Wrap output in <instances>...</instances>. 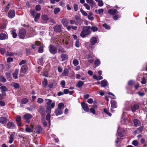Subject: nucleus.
<instances>
[{
	"mask_svg": "<svg viewBox=\"0 0 147 147\" xmlns=\"http://www.w3.org/2000/svg\"><path fill=\"white\" fill-rule=\"evenodd\" d=\"M91 32L90 30H88L87 29H85L83 28V30L82 31L80 35L83 38H85L87 35H90Z\"/></svg>",
	"mask_w": 147,
	"mask_h": 147,
	"instance_id": "1",
	"label": "nucleus"
},
{
	"mask_svg": "<svg viewBox=\"0 0 147 147\" xmlns=\"http://www.w3.org/2000/svg\"><path fill=\"white\" fill-rule=\"evenodd\" d=\"M49 51L51 53L55 54L57 53V48L55 46L51 45L49 46Z\"/></svg>",
	"mask_w": 147,
	"mask_h": 147,
	"instance_id": "2",
	"label": "nucleus"
},
{
	"mask_svg": "<svg viewBox=\"0 0 147 147\" xmlns=\"http://www.w3.org/2000/svg\"><path fill=\"white\" fill-rule=\"evenodd\" d=\"M26 36V31L24 29H22L20 30L18 36L19 38L24 39Z\"/></svg>",
	"mask_w": 147,
	"mask_h": 147,
	"instance_id": "3",
	"label": "nucleus"
},
{
	"mask_svg": "<svg viewBox=\"0 0 147 147\" xmlns=\"http://www.w3.org/2000/svg\"><path fill=\"white\" fill-rule=\"evenodd\" d=\"M38 111L40 113L42 117H44L45 115V109L42 106H39L38 107Z\"/></svg>",
	"mask_w": 147,
	"mask_h": 147,
	"instance_id": "4",
	"label": "nucleus"
},
{
	"mask_svg": "<svg viewBox=\"0 0 147 147\" xmlns=\"http://www.w3.org/2000/svg\"><path fill=\"white\" fill-rule=\"evenodd\" d=\"M24 117L26 120V121L27 123H29L30 122V120L32 117V116L30 114L28 113L24 115Z\"/></svg>",
	"mask_w": 147,
	"mask_h": 147,
	"instance_id": "5",
	"label": "nucleus"
},
{
	"mask_svg": "<svg viewBox=\"0 0 147 147\" xmlns=\"http://www.w3.org/2000/svg\"><path fill=\"white\" fill-rule=\"evenodd\" d=\"M62 26L61 25H55L54 27V31L57 32H59L61 31V28Z\"/></svg>",
	"mask_w": 147,
	"mask_h": 147,
	"instance_id": "6",
	"label": "nucleus"
},
{
	"mask_svg": "<svg viewBox=\"0 0 147 147\" xmlns=\"http://www.w3.org/2000/svg\"><path fill=\"white\" fill-rule=\"evenodd\" d=\"M15 13L14 10H10L8 13V16L9 18L12 19L15 17Z\"/></svg>",
	"mask_w": 147,
	"mask_h": 147,
	"instance_id": "7",
	"label": "nucleus"
},
{
	"mask_svg": "<svg viewBox=\"0 0 147 147\" xmlns=\"http://www.w3.org/2000/svg\"><path fill=\"white\" fill-rule=\"evenodd\" d=\"M28 101L29 99L28 98H23L20 101V106L21 107H24V105L26 104Z\"/></svg>",
	"mask_w": 147,
	"mask_h": 147,
	"instance_id": "8",
	"label": "nucleus"
},
{
	"mask_svg": "<svg viewBox=\"0 0 147 147\" xmlns=\"http://www.w3.org/2000/svg\"><path fill=\"white\" fill-rule=\"evenodd\" d=\"M108 13L111 15H115L118 13L116 9H109L108 11Z\"/></svg>",
	"mask_w": 147,
	"mask_h": 147,
	"instance_id": "9",
	"label": "nucleus"
},
{
	"mask_svg": "<svg viewBox=\"0 0 147 147\" xmlns=\"http://www.w3.org/2000/svg\"><path fill=\"white\" fill-rule=\"evenodd\" d=\"M34 127V125L32 124H31L30 127L28 125L26 126L25 130L28 132L30 133L33 131V129Z\"/></svg>",
	"mask_w": 147,
	"mask_h": 147,
	"instance_id": "10",
	"label": "nucleus"
},
{
	"mask_svg": "<svg viewBox=\"0 0 147 147\" xmlns=\"http://www.w3.org/2000/svg\"><path fill=\"white\" fill-rule=\"evenodd\" d=\"M81 106L84 110L86 112H88L89 111V108L87 104L85 102L81 103Z\"/></svg>",
	"mask_w": 147,
	"mask_h": 147,
	"instance_id": "11",
	"label": "nucleus"
},
{
	"mask_svg": "<svg viewBox=\"0 0 147 147\" xmlns=\"http://www.w3.org/2000/svg\"><path fill=\"white\" fill-rule=\"evenodd\" d=\"M61 23L65 27H67L69 24V22L65 18L61 19Z\"/></svg>",
	"mask_w": 147,
	"mask_h": 147,
	"instance_id": "12",
	"label": "nucleus"
},
{
	"mask_svg": "<svg viewBox=\"0 0 147 147\" xmlns=\"http://www.w3.org/2000/svg\"><path fill=\"white\" fill-rule=\"evenodd\" d=\"M0 89L1 90L2 94L5 96V91L7 90V87L4 86H3L0 87Z\"/></svg>",
	"mask_w": 147,
	"mask_h": 147,
	"instance_id": "13",
	"label": "nucleus"
},
{
	"mask_svg": "<svg viewBox=\"0 0 147 147\" xmlns=\"http://www.w3.org/2000/svg\"><path fill=\"white\" fill-rule=\"evenodd\" d=\"M139 108V106L138 105L135 104L132 105L131 109V111L133 112H135Z\"/></svg>",
	"mask_w": 147,
	"mask_h": 147,
	"instance_id": "14",
	"label": "nucleus"
},
{
	"mask_svg": "<svg viewBox=\"0 0 147 147\" xmlns=\"http://www.w3.org/2000/svg\"><path fill=\"white\" fill-rule=\"evenodd\" d=\"M7 127L9 129H13L15 128V125L14 123L11 122H9L8 123Z\"/></svg>",
	"mask_w": 147,
	"mask_h": 147,
	"instance_id": "15",
	"label": "nucleus"
},
{
	"mask_svg": "<svg viewBox=\"0 0 147 147\" xmlns=\"http://www.w3.org/2000/svg\"><path fill=\"white\" fill-rule=\"evenodd\" d=\"M97 41V38L95 37H92L90 40L91 45H94Z\"/></svg>",
	"mask_w": 147,
	"mask_h": 147,
	"instance_id": "16",
	"label": "nucleus"
},
{
	"mask_svg": "<svg viewBox=\"0 0 147 147\" xmlns=\"http://www.w3.org/2000/svg\"><path fill=\"white\" fill-rule=\"evenodd\" d=\"M86 2L90 4V6L93 7L95 6L96 4L93 0H86Z\"/></svg>",
	"mask_w": 147,
	"mask_h": 147,
	"instance_id": "17",
	"label": "nucleus"
},
{
	"mask_svg": "<svg viewBox=\"0 0 147 147\" xmlns=\"http://www.w3.org/2000/svg\"><path fill=\"white\" fill-rule=\"evenodd\" d=\"M28 69V67L26 65H23L21 69L20 73H25L26 72Z\"/></svg>",
	"mask_w": 147,
	"mask_h": 147,
	"instance_id": "18",
	"label": "nucleus"
},
{
	"mask_svg": "<svg viewBox=\"0 0 147 147\" xmlns=\"http://www.w3.org/2000/svg\"><path fill=\"white\" fill-rule=\"evenodd\" d=\"M35 130L36 132L38 134L40 133L42 130V129L41 126L39 125H37L35 127Z\"/></svg>",
	"mask_w": 147,
	"mask_h": 147,
	"instance_id": "19",
	"label": "nucleus"
},
{
	"mask_svg": "<svg viewBox=\"0 0 147 147\" xmlns=\"http://www.w3.org/2000/svg\"><path fill=\"white\" fill-rule=\"evenodd\" d=\"M55 113L57 116H58L61 115L63 113L62 110L61 109L57 108L56 109Z\"/></svg>",
	"mask_w": 147,
	"mask_h": 147,
	"instance_id": "20",
	"label": "nucleus"
},
{
	"mask_svg": "<svg viewBox=\"0 0 147 147\" xmlns=\"http://www.w3.org/2000/svg\"><path fill=\"white\" fill-rule=\"evenodd\" d=\"M134 126L137 127L141 125V122L138 119H135L133 121Z\"/></svg>",
	"mask_w": 147,
	"mask_h": 147,
	"instance_id": "21",
	"label": "nucleus"
},
{
	"mask_svg": "<svg viewBox=\"0 0 147 147\" xmlns=\"http://www.w3.org/2000/svg\"><path fill=\"white\" fill-rule=\"evenodd\" d=\"M15 136V133L13 132L10 136L9 139V144L12 143L14 140V138Z\"/></svg>",
	"mask_w": 147,
	"mask_h": 147,
	"instance_id": "22",
	"label": "nucleus"
},
{
	"mask_svg": "<svg viewBox=\"0 0 147 147\" xmlns=\"http://www.w3.org/2000/svg\"><path fill=\"white\" fill-rule=\"evenodd\" d=\"M7 121V119L3 117H0V123L2 124H6Z\"/></svg>",
	"mask_w": 147,
	"mask_h": 147,
	"instance_id": "23",
	"label": "nucleus"
},
{
	"mask_svg": "<svg viewBox=\"0 0 147 147\" xmlns=\"http://www.w3.org/2000/svg\"><path fill=\"white\" fill-rule=\"evenodd\" d=\"M111 107L112 108L114 109L117 107V102L115 100H112L111 102Z\"/></svg>",
	"mask_w": 147,
	"mask_h": 147,
	"instance_id": "24",
	"label": "nucleus"
},
{
	"mask_svg": "<svg viewBox=\"0 0 147 147\" xmlns=\"http://www.w3.org/2000/svg\"><path fill=\"white\" fill-rule=\"evenodd\" d=\"M11 86L16 89L18 88L20 86V85L19 84L15 82H12L11 83Z\"/></svg>",
	"mask_w": 147,
	"mask_h": 147,
	"instance_id": "25",
	"label": "nucleus"
},
{
	"mask_svg": "<svg viewBox=\"0 0 147 147\" xmlns=\"http://www.w3.org/2000/svg\"><path fill=\"white\" fill-rule=\"evenodd\" d=\"M101 87H105L108 85V83L106 80H104L101 82Z\"/></svg>",
	"mask_w": 147,
	"mask_h": 147,
	"instance_id": "26",
	"label": "nucleus"
},
{
	"mask_svg": "<svg viewBox=\"0 0 147 147\" xmlns=\"http://www.w3.org/2000/svg\"><path fill=\"white\" fill-rule=\"evenodd\" d=\"M104 11V10L103 9H98L95 10V12L96 13L101 15L103 14Z\"/></svg>",
	"mask_w": 147,
	"mask_h": 147,
	"instance_id": "27",
	"label": "nucleus"
},
{
	"mask_svg": "<svg viewBox=\"0 0 147 147\" xmlns=\"http://www.w3.org/2000/svg\"><path fill=\"white\" fill-rule=\"evenodd\" d=\"M61 57L62 59V61H65L67 59V55L64 53H63L61 55Z\"/></svg>",
	"mask_w": 147,
	"mask_h": 147,
	"instance_id": "28",
	"label": "nucleus"
},
{
	"mask_svg": "<svg viewBox=\"0 0 147 147\" xmlns=\"http://www.w3.org/2000/svg\"><path fill=\"white\" fill-rule=\"evenodd\" d=\"M93 78L97 80H99L102 79V77L99 75L96 76L94 75L93 76Z\"/></svg>",
	"mask_w": 147,
	"mask_h": 147,
	"instance_id": "29",
	"label": "nucleus"
},
{
	"mask_svg": "<svg viewBox=\"0 0 147 147\" xmlns=\"http://www.w3.org/2000/svg\"><path fill=\"white\" fill-rule=\"evenodd\" d=\"M7 36L5 34L2 33L0 34V39L3 40L7 38Z\"/></svg>",
	"mask_w": 147,
	"mask_h": 147,
	"instance_id": "30",
	"label": "nucleus"
},
{
	"mask_svg": "<svg viewBox=\"0 0 147 147\" xmlns=\"http://www.w3.org/2000/svg\"><path fill=\"white\" fill-rule=\"evenodd\" d=\"M121 129V128L119 127H118L117 132V135L119 136L123 137V134L121 132H120Z\"/></svg>",
	"mask_w": 147,
	"mask_h": 147,
	"instance_id": "31",
	"label": "nucleus"
},
{
	"mask_svg": "<svg viewBox=\"0 0 147 147\" xmlns=\"http://www.w3.org/2000/svg\"><path fill=\"white\" fill-rule=\"evenodd\" d=\"M84 83L83 82L81 81H79L78 82L77 84L76 85V86L78 87L79 88H80L84 85Z\"/></svg>",
	"mask_w": 147,
	"mask_h": 147,
	"instance_id": "32",
	"label": "nucleus"
},
{
	"mask_svg": "<svg viewBox=\"0 0 147 147\" xmlns=\"http://www.w3.org/2000/svg\"><path fill=\"white\" fill-rule=\"evenodd\" d=\"M42 20L44 21H47L49 20V18L46 15H44L42 16Z\"/></svg>",
	"mask_w": 147,
	"mask_h": 147,
	"instance_id": "33",
	"label": "nucleus"
},
{
	"mask_svg": "<svg viewBox=\"0 0 147 147\" xmlns=\"http://www.w3.org/2000/svg\"><path fill=\"white\" fill-rule=\"evenodd\" d=\"M66 51L65 49L62 47H59L58 50V52L59 53H65Z\"/></svg>",
	"mask_w": 147,
	"mask_h": 147,
	"instance_id": "34",
	"label": "nucleus"
},
{
	"mask_svg": "<svg viewBox=\"0 0 147 147\" xmlns=\"http://www.w3.org/2000/svg\"><path fill=\"white\" fill-rule=\"evenodd\" d=\"M40 14L39 13H38L36 14V16H35L34 17V18L35 22H37L40 18Z\"/></svg>",
	"mask_w": 147,
	"mask_h": 147,
	"instance_id": "35",
	"label": "nucleus"
},
{
	"mask_svg": "<svg viewBox=\"0 0 147 147\" xmlns=\"http://www.w3.org/2000/svg\"><path fill=\"white\" fill-rule=\"evenodd\" d=\"M88 61L91 63H92L93 62V60L92 57L90 55H89L88 56Z\"/></svg>",
	"mask_w": 147,
	"mask_h": 147,
	"instance_id": "36",
	"label": "nucleus"
},
{
	"mask_svg": "<svg viewBox=\"0 0 147 147\" xmlns=\"http://www.w3.org/2000/svg\"><path fill=\"white\" fill-rule=\"evenodd\" d=\"M60 11V9L59 8H55L54 10V13L55 14H57Z\"/></svg>",
	"mask_w": 147,
	"mask_h": 147,
	"instance_id": "37",
	"label": "nucleus"
},
{
	"mask_svg": "<svg viewBox=\"0 0 147 147\" xmlns=\"http://www.w3.org/2000/svg\"><path fill=\"white\" fill-rule=\"evenodd\" d=\"M43 85L45 88L47 86V80L46 79H44V81L42 82Z\"/></svg>",
	"mask_w": 147,
	"mask_h": 147,
	"instance_id": "38",
	"label": "nucleus"
},
{
	"mask_svg": "<svg viewBox=\"0 0 147 147\" xmlns=\"http://www.w3.org/2000/svg\"><path fill=\"white\" fill-rule=\"evenodd\" d=\"M30 12L31 14L33 17H34L35 15L36 14V12L34 9H30Z\"/></svg>",
	"mask_w": 147,
	"mask_h": 147,
	"instance_id": "39",
	"label": "nucleus"
},
{
	"mask_svg": "<svg viewBox=\"0 0 147 147\" xmlns=\"http://www.w3.org/2000/svg\"><path fill=\"white\" fill-rule=\"evenodd\" d=\"M103 112L104 113L108 115L109 116L111 117V114L107 110V109L104 108L103 109Z\"/></svg>",
	"mask_w": 147,
	"mask_h": 147,
	"instance_id": "40",
	"label": "nucleus"
},
{
	"mask_svg": "<svg viewBox=\"0 0 147 147\" xmlns=\"http://www.w3.org/2000/svg\"><path fill=\"white\" fill-rule=\"evenodd\" d=\"M45 101L47 102V104L48 106H50V104L52 102V100L50 99H46L45 100Z\"/></svg>",
	"mask_w": 147,
	"mask_h": 147,
	"instance_id": "41",
	"label": "nucleus"
},
{
	"mask_svg": "<svg viewBox=\"0 0 147 147\" xmlns=\"http://www.w3.org/2000/svg\"><path fill=\"white\" fill-rule=\"evenodd\" d=\"M64 104L62 103H59L58 106V108L61 109L62 110L64 108Z\"/></svg>",
	"mask_w": 147,
	"mask_h": 147,
	"instance_id": "42",
	"label": "nucleus"
},
{
	"mask_svg": "<svg viewBox=\"0 0 147 147\" xmlns=\"http://www.w3.org/2000/svg\"><path fill=\"white\" fill-rule=\"evenodd\" d=\"M51 116L49 114H48L46 116V120L48 121L49 123V125H51V121H50V118Z\"/></svg>",
	"mask_w": 147,
	"mask_h": 147,
	"instance_id": "43",
	"label": "nucleus"
},
{
	"mask_svg": "<svg viewBox=\"0 0 147 147\" xmlns=\"http://www.w3.org/2000/svg\"><path fill=\"white\" fill-rule=\"evenodd\" d=\"M11 34L14 38H15L17 36V34L15 32V30H13L11 31Z\"/></svg>",
	"mask_w": 147,
	"mask_h": 147,
	"instance_id": "44",
	"label": "nucleus"
},
{
	"mask_svg": "<svg viewBox=\"0 0 147 147\" xmlns=\"http://www.w3.org/2000/svg\"><path fill=\"white\" fill-rule=\"evenodd\" d=\"M0 80L1 82L3 83L5 82L6 81V80L5 77L2 76H0Z\"/></svg>",
	"mask_w": 147,
	"mask_h": 147,
	"instance_id": "45",
	"label": "nucleus"
},
{
	"mask_svg": "<svg viewBox=\"0 0 147 147\" xmlns=\"http://www.w3.org/2000/svg\"><path fill=\"white\" fill-rule=\"evenodd\" d=\"M27 109L30 111H34L35 109V106L34 105H31Z\"/></svg>",
	"mask_w": 147,
	"mask_h": 147,
	"instance_id": "46",
	"label": "nucleus"
},
{
	"mask_svg": "<svg viewBox=\"0 0 147 147\" xmlns=\"http://www.w3.org/2000/svg\"><path fill=\"white\" fill-rule=\"evenodd\" d=\"M41 9V7L39 4L36 5L35 6V10L36 11H39Z\"/></svg>",
	"mask_w": 147,
	"mask_h": 147,
	"instance_id": "47",
	"label": "nucleus"
},
{
	"mask_svg": "<svg viewBox=\"0 0 147 147\" xmlns=\"http://www.w3.org/2000/svg\"><path fill=\"white\" fill-rule=\"evenodd\" d=\"M51 108L50 106H47L46 109V111L48 114H50L51 112Z\"/></svg>",
	"mask_w": 147,
	"mask_h": 147,
	"instance_id": "48",
	"label": "nucleus"
},
{
	"mask_svg": "<svg viewBox=\"0 0 147 147\" xmlns=\"http://www.w3.org/2000/svg\"><path fill=\"white\" fill-rule=\"evenodd\" d=\"M73 63L74 65L76 66L78 64L79 62L77 59H74L73 61Z\"/></svg>",
	"mask_w": 147,
	"mask_h": 147,
	"instance_id": "49",
	"label": "nucleus"
},
{
	"mask_svg": "<svg viewBox=\"0 0 147 147\" xmlns=\"http://www.w3.org/2000/svg\"><path fill=\"white\" fill-rule=\"evenodd\" d=\"M102 26L107 29H110V26L107 24L105 23L103 24L102 25Z\"/></svg>",
	"mask_w": 147,
	"mask_h": 147,
	"instance_id": "50",
	"label": "nucleus"
},
{
	"mask_svg": "<svg viewBox=\"0 0 147 147\" xmlns=\"http://www.w3.org/2000/svg\"><path fill=\"white\" fill-rule=\"evenodd\" d=\"M80 12L84 16H88L87 13L85 11H84L82 8H81L80 10Z\"/></svg>",
	"mask_w": 147,
	"mask_h": 147,
	"instance_id": "51",
	"label": "nucleus"
},
{
	"mask_svg": "<svg viewBox=\"0 0 147 147\" xmlns=\"http://www.w3.org/2000/svg\"><path fill=\"white\" fill-rule=\"evenodd\" d=\"M44 58L42 57H41L38 59L39 64L40 65H41L43 62Z\"/></svg>",
	"mask_w": 147,
	"mask_h": 147,
	"instance_id": "52",
	"label": "nucleus"
},
{
	"mask_svg": "<svg viewBox=\"0 0 147 147\" xmlns=\"http://www.w3.org/2000/svg\"><path fill=\"white\" fill-rule=\"evenodd\" d=\"M98 2V5L99 6L102 7L103 6L104 3L102 0H99Z\"/></svg>",
	"mask_w": 147,
	"mask_h": 147,
	"instance_id": "53",
	"label": "nucleus"
},
{
	"mask_svg": "<svg viewBox=\"0 0 147 147\" xmlns=\"http://www.w3.org/2000/svg\"><path fill=\"white\" fill-rule=\"evenodd\" d=\"M61 84L63 88H65V82L64 80H62L61 82Z\"/></svg>",
	"mask_w": 147,
	"mask_h": 147,
	"instance_id": "54",
	"label": "nucleus"
},
{
	"mask_svg": "<svg viewBox=\"0 0 147 147\" xmlns=\"http://www.w3.org/2000/svg\"><path fill=\"white\" fill-rule=\"evenodd\" d=\"M10 5V4L9 3H8V4L6 6V7L5 9V12H7L9 9V7Z\"/></svg>",
	"mask_w": 147,
	"mask_h": 147,
	"instance_id": "55",
	"label": "nucleus"
},
{
	"mask_svg": "<svg viewBox=\"0 0 147 147\" xmlns=\"http://www.w3.org/2000/svg\"><path fill=\"white\" fill-rule=\"evenodd\" d=\"M100 63V61L98 59L96 60L94 62L95 65L96 66H98L99 65Z\"/></svg>",
	"mask_w": 147,
	"mask_h": 147,
	"instance_id": "56",
	"label": "nucleus"
},
{
	"mask_svg": "<svg viewBox=\"0 0 147 147\" xmlns=\"http://www.w3.org/2000/svg\"><path fill=\"white\" fill-rule=\"evenodd\" d=\"M44 101L43 99L41 98H38L37 100V102L38 103L41 104Z\"/></svg>",
	"mask_w": 147,
	"mask_h": 147,
	"instance_id": "57",
	"label": "nucleus"
},
{
	"mask_svg": "<svg viewBox=\"0 0 147 147\" xmlns=\"http://www.w3.org/2000/svg\"><path fill=\"white\" fill-rule=\"evenodd\" d=\"M84 6L86 7V9L88 10H90V7L87 3H84Z\"/></svg>",
	"mask_w": 147,
	"mask_h": 147,
	"instance_id": "58",
	"label": "nucleus"
},
{
	"mask_svg": "<svg viewBox=\"0 0 147 147\" xmlns=\"http://www.w3.org/2000/svg\"><path fill=\"white\" fill-rule=\"evenodd\" d=\"M90 112L93 115H96V109L94 108H91L90 109Z\"/></svg>",
	"mask_w": 147,
	"mask_h": 147,
	"instance_id": "59",
	"label": "nucleus"
},
{
	"mask_svg": "<svg viewBox=\"0 0 147 147\" xmlns=\"http://www.w3.org/2000/svg\"><path fill=\"white\" fill-rule=\"evenodd\" d=\"M74 10L75 11H77L78 9V5L76 4H75L74 5Z\"/></svg>",
	"mask_w": 147,
	"mask_h": 147,
	"instance_id": "60",
	"label": "nucleus"
},
{
	"mask_svg": "<svg viewBox=\"0 0 147 147\" xmlns=\"http://www.w3.org/2000/svg\"><path fill=\"white\" fill-rule=\"evenodd\" d=\"M141 82L143 84H144L146 83V79L145 78V77H143L142 78V80L141 81Z\"/></svg>",
	"mask_w": 147,
	"mask_h": 147,
	"instance_id": "61",
	"label": "nucleus"
},
{
	"mask_svg": "<svg viewBox=\"0 0 147 147\" xmlns=\"http://www.w3.org/2000/svg\"><path fill=\"white\" fill-rule=\"evenodd\" d=\"M91 29L93 32L96 31L98 30V28L96 26H92Z\"/></svg>",
	"mask_w": 147,
	"mask_h": 147,
	"instance_id": "62",
	"label": "nucleus"
},
{
	"mask_svg": "<svg viewBox=\"0 0 147 147\" xmlns=\"http://www.w3.org/2000/svg\"><path fill=\"white\" fill-rule=\"evenodd\" d=\"M21 120V117L20 116L17 115L16 120V122L20 121Z\"/></svg>",
	"mask_w": 147,
	"mask_h": 147,
	"instance_id": "63",
	"label": "nucleus"
},
{
	"mask_svg": "<svg viewBox=\"0 0 147 147\" xmlns=\"http://www.w3.org/2000/svg\"><path fill=\"white\" fill-rule=\"evenodd\" d=\"M132 144L134 146H137L138 144V143L137 140H134L133 141Z\"/></svg>",
	"mask_w": 147,
	"mask_h": 147,
	"instance_id": "64",
	"label": "nucleus"
}]
</instances>
